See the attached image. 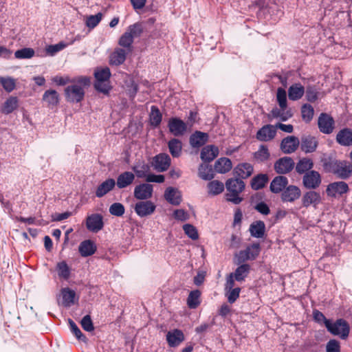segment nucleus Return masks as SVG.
<instances>
[{"mask_svg": "<svg viewBox=\"0 0 352 352\" xmlns=\"http://www.w3.org/2000/svg\"><path fill=\"white\" fill-rule=\"evenodd\" d=\"M90 79L85 76L78 78L65 89L67 101L73 103L81 102L85 96V89L89 86Z\"/></svg>", "mask_w": 352, "mask_h": 352, "instance_id": "1", "label": "nucleus"}, {"mask_svg": "<svg viewBox=\"0 0 352 352\" xmlns=\"http://www.w3.org/2000/svg\"><path fill=\"white\" fill-rule=\"evenodd\" d=\"M225 186L227 190L225 194L226 201L236 205L239 204L243 201L240 194L245 188L243 181L238 178H231L226 181Z\"/></svg>", "mask_w": 352, "mask_h": 352, "instance_id": "2", "label": "nucleus"}, {"mask_svg": "<svg viewBox=\"0 0 352 352\" xmlns=\"http://www.w3.org/2000/svg\"><path fill=\"white\" fill-rule=\"evenodd\" d=\"M260 252L258 243H254L249 245L244 250H241L234 254V263L237 265L243 263L248 260H254Z\"/></svg>", "mask_w": 352, "mask_h": 352, "instance_id": "3", "label": "nucleus"}, {"mask_svg": "<svg viewBox=\"0 0 352 352\" xmlns=\"http://www.w3.org/2000/svg\"><path fill=\"white\" fill-rule=\"evenodd\" d=\"M327 330L333 335L338 336L342 339H346L349 334V325L344 319H338L335 322L327 324Z\"/></svg>", "mask_w": 352, "mask_h": 352, "instance_id": "4", "label": "nucleus"}, {"mask_svg": "<svg viewBox=\"0 0 352 352\" xmlns=\"http://www.w3.org/2000/svg\"><path fill=\"white\" fill-rule=\"evenodd\" d=\"M153 192V185L143 183L137 185L134 188V197L139 200H147L152 197Z\"/></svg>", "mask_w": 352, "mask_h": 352, "instance_id": "5", "label": "nucleus"}, {"mask_svg": "<svg viewBox=\"0 0 352 352\" xmlns=\"http://www.w3.org/2000/svg\"><path fill=\"white\" fill-rule=\"evenodd\" d=\"M168 127L173 135L182 136L187 130V124L178 118H171L168 120Z\"/></svg>", "mask_w": 352, "mask_h": 352, "instance_id": "6", "label": "nucleus"}, {"mask_svg": "<svg viewBox=\"0 0 352 352\" xmlns=\"http://www.w3.org/2000/svg\"><path fill=\"white\" fill-rule=\"evenodd\" d=\"M320 131L324 134H330L333 131L335 122L333 118L325 113L320 115L318 120Z\"/></svg>", "mask_w": 352, "mask_h": 352, "instance_id": "7", "label": "nucleus"}, {"mask_svg": "<svg viewBox=\"0 0 352 352\" xmlns=\"http://www.w3.org/2000/svg\"><path fill=\"white\" fill-rule=\"evenodd\" d=\"M170 165V157L166 153H160L152 160V166L157 172L166 171Z\"/></svg>", "mask_w": 352, "mask_h": 352, "instance_id": "8", "label": "nucleus"}, {"mask_svg": "<svg viewBox=\"0 0 352 352\" xmlns=\"http://www.w3.org/2000/svg\"><path fill=\"white\" fill-rule=\"evenodd\" d=\"M155 205L151 201L138 202L134 207L135 212L140 217L152 214L155 210Z\"/></svg>", "mask_w": 352, "mask_h": 352, "instance_id": "9", "label": "nucleus"}, {"mask_svg": "<svg viewBox=\"0 0 352 352\" xmlns=\"http://www.w3.org/2000/svg\"><path fill=\"white\" fill-rule=\"evenodd\" d=\"M294 167V162L289 157H283L278 160L274 164V170L278 174H286Z\"/></svg>", "mask_w": 352, "mask_h": 352, "instance_id": "10", "label": "nucleus"}, {"mask_svg": "<svg viewBox=\"0 0 352 352\" xmlns=\"http://www.w3.org/2000/svg\"><path fill=\"white\" fill-rule=\"evenodd\" d=\"M276 134V126L272 124H266L257 131L256 138L261 142H269L274 138Z\"/></svg>", "mask_w": 352, "mask_h": 352, "instance_id": "11", "label": "nucleus"}, {"mask_svg": "<svg viewBox=\"0 0 352 352\" xmlns=\"http://www.w3.org/2000/svg\"><path fill=\"white\" fill-rule=\"evenodd\" d=\"M302 182L307 188L315 189L320 184V175L317 171L311 170L305 173Z\"/></svg>", "mask_w": 352, "mask_h": 352, "instance_id": "12", "label": "nucleus"}, {"mask_svg": "<svg viewBox=\"0 0 352 352\" xmlns=\"http://www.w3.org/2000/svg\"><path fill=\"white\" fill-rule=\"evenodd\" d=\"M333 171L339 177L346 179L352 175V164L345 161L336 162Z\"/></svg>", "mask_w": 352, "mask_h": 352, "instance_id": "13", "label": "nucleus"}, {"mask_svg": "<svg viewBox=\"0 0 352 352\" xmlns=\"http://www.w3.org/2000/svg\"><path fill=\"white\" fill-rule=\"evenodd\" d=\"M300 189L293 185H290L283 191L281 194L282 201L284 202H294L300 197Z\"/></svg>", "mask_w": 352, "mask_h": 352, "instance_id": "14", "label": "nucleus"}, {"mask_svg": "<svg viewBox=\"0 0 352 352\" xmlns=\"http://www.w3.org/2000/svg\"><path fill=\"white\" fill-rule=\"evenodd\" d=\"M87 228L93 232H98L103 228L102 217L99 214H93L87 217L86 222Z\"/></svg>", "mask_w": 352, "mask_h": 352, "instance_id": "15", "label": "nucleus"}, {"mask_svg": "<svg viewBox=\"0 0 352 352\" xmlns=\"http://www.w3.org/2000/svg\"><path fill=\"white\" fill-rule=\"evenodd\" d=\"M299 143L297 138L289 136L282 140L280 149L284 153H292L298 148Z\"/></svg>", "mask_w": 352, "mask_h": 352, "instance_id": "16", "label": "nucleus"}, {"mask_svg": "<svg viewBox=\"0 0 352 352\" xmlns=\"http://www.w3.org/2000/svg\"><path fill=\"white\" fill-rule=\"evenodd\" d=\"M165 199L173 206H178L182 202V193L176 188L168 187L164 192Z\"/></svg>", "mask_w": 352, "mask_h": 352, "instance_id": "17", "label": "nucleus"}, {"mask_svg": "<svg viewBox=\"0 0 352 352\" xmlns=\"http://www.w3.org/2000/svg\"><path fill=\"white\" fill-rule=\"evenodd\" d=\"M321 202V197L320 193L316 191H308L305 192L302 197V206L308 208L311 205L316 207Z\"/></svg>", "mask_w": 352, "mask_h": 352, "instance_id": "18", "label": "nucleus"}, {"mask_svg": "<svg viewBox=\"0 0 352 352\" xmlns=\"http://www.w3.org/2000/svg\"><path fill=\"white\" fill-rule=\"evenodd\" d=\"M349 190L346 183L344 182H338L331 183L327 188V193L329 196L336 197L337 194L346 193Z\"/></svg>", "mask_w": 352, "mask_h": 352, "instance_id": "19", "label": "nucleus"}, {"mask_svg": "<svg viewBox=\"0 0 352 352\" xmlns=\"http://www.w3.org/2000/svg\"><path fill=\"white\" fill-rule=\"evenodd\" d=\"M135 178V174L133 173L125 171L118 176L116 184L118 188L122 189L131 185Z\"/></svg>", "mask_w": 352, "mask_h": 352, "instance_id": "20", "label": "nucleus"}, {"mask_svg": "<svg viewBox=\"0 0 352 352\" xmlns=\"http://www.w3.org/2000/svg\"><path fill=\"white\" fill-rule=\"evenodd\" d=\"M166 340L170 346L175 347L179 346L184 340V336L182 331L174 329L167 333Z\"/></svg>", "mask_w": 352, "mask_h": 352, "instance_id": "21", "label": "nucleus"}, {"mask_svg": "<svg viewBox=\"0 0 352 352\" xmlns=\"http://www.w3.org/2000/svg\"><path fill=\"white\" fill-rule=\"evenodd\" d=\"M336 142L344 146L352 145V130L344 128L338 131L336 135Z\"/></svg>", "mask_w": 352, "mask_h": 352, "instance_id": "22", "label": "nucleus"}, {"mask_svg": "<svg viewBox=\"0 0 352 352\" xmlns=\"http://www.w3.org/2000/svg\"><path fill=\"white\" fill-rule=\"evenodd\" d=\"M288 179L286 177L279 175L275 177L270 184V190L274 193H279L286 188Z\"/></svg>", "mask_w": 352, "mask_h": 352, "instance_id": "23", "label": "nucleus"}, {"mask_svg": "<svg viewBox=\"0 0 352 352\" xmlns=\"http://www.w3.org/2000/svg\"><path fill=\"white\" fill-rule=\"evenodd\" d=\"M115 186L116 182L113 179L110 178L106 179L98 186L96 191V196L99 198L102 197L112 190Z\"/></svg>", "mask_w": 352, "mask_h": 352, "instance_id": "24", "label": "nucleus"}, {"mask_svg": "<svg viewBox=\"0 0 352 352\" xmlns=\"http://www.w3.org/2000/svg\"><path fill=\"white\" fill-rule=\"evenodd\" d=\"M219 154V149L213 145H208L203 148L201 152V158L205 162L212 161Z\"/></svg>", "mask_w": 352, "mask_h": 352, "instance_id": "25", "label": "nucleus"}, {"mask_svg": "<svg viewBox=\"0 0 352 352\" xmlns=\"http://www.w3.org/2000/svg\"><path fill=\"white\" fill-rule=\"evenodd\" d=\"M234 173L241 179H246L253 173V166L250 163H241L235 167Z\"/></svg>", "mask_w": 352, "mask_h": 352, "instance_id": "26", "label": "nucleus"}, {"mask_svg": "<svg viewBox=\"0 0 352 352\" xmlns=\"http://www.w3.org/2000/svg\"><path fill=\"white\" fill-rule=\"evenodd\" d=\"M78 250L82 256L86 257L95 253L96 246L91 240H85L80 243Z\"/></svg>", "mask_w": 352, "mask_h": 352, "instance_id": "27", "label": "nucleus"}, {"mask_svg": "<svg viewBox=\"0 0 352 352\" xmlns=\"http://www.w3.org/2000/svg\"><path fill=\"white\" fill-rule=\"evenodd\" d=\"M42 100L48 107H54L59 103V95L56 91L49 89L45 91Z\"/></svg>", "mask_w": 352, "mask_h": 352, "instance_id": "28", "label": "nucleus"}, {"mask_svg": "<svg viewBox=\"0 0 352 352\" xmlns=\"http://www.w3.org/2000/svg\"><path fill=\"white\" fill-rule=\"evenodd\" d=\"M208 135L206 133L196 131L190 138V143L192 147L198 148L203 146L208 141Z\"/></svg>", "mask_w": 352, "mask_h": 352, "instance_id": "29", "label": "nucleus"}, {"mask_svg": "<svg viewBox=\"0 0 352 352\" xmlns=\"http://www.w3.org/2000/svg\"><path fill=\"white\" fill-rule=\"evenodd\" d=\"M19 107V99L15 96H10L1 107V112L4 114L12 113Z\"/></svg>", "mask_w": 352, "mask_h": 352, "instance_id": "30", "label": "nucleus"}, {"mask_svg": "<svg viewBox=\"0 0 352 352\" xmlns=\"http://www.w3.org/2000/svg\"><path fill=\"white\" fill-rule=\"evenodd\" d=\"M271 116L273 118L279 119L280 121H287L289 118L292 116L291 110L287 108H274L270 113Z\"/></svg>", "mask_w": 352, "mask_h": 352, "instance_id": "31", "label": "nucleus"}, {"mask_svg": "<svg viewBox=\"0 0 352 352\" xmlns=\"http://www.w3.org/2000/svg\"><path fill=\"white\" fill-rule=\"evenodd\" d=\"M62 304L65 307H70L75 303L76 292L68 287L61 289Z\"/></svg>", "mask_w": 352, "mask_h": 352, "instance_id": "32", "label": "nucleus"}, {"mask_svg": "<svg viewBox=\"0 0 352 352\" xmlns=\"http://www.w3.org/2000/svg\"><path fill=\"white\" fill-rule=\"evenodd\" d=\"M317 145L318 142L314 137L307 136L302 138L301 149L306 153L314 152Z\"/></svg>", "mask_w": 352, "mask_h": 352, "instance_id": "33", "label": "nucleus"}, {"mask_svg": "<svg viewBox=\"0 0 352 352\" xmlns=\"http://www.w3.org/2000/svg\"><path fill=\"white\" fill-rule=\"evenodd\" d=\"M132 170L134 172L135 176L139 178H146L150 171V166L148 164L142 162H138L132 166Z\"/></svg>", "mask_w": 352, "mask_h": 352, "instance_id": "34", "label": "nucleus"}, {"mask_svg": "<svg viewBox=\"0 0 352 352\" xmlns=\"http://www.w3.org/2000/svg\"><path fill=\"white\" fill-rule=\"evenodd\" d=\"M305 93V88L300 83L292 85L288 89V96L291 100H297L302 98Z\"/></svg>", "mask_w": 352, "mask_h": 352, "instance_id": "35", "label": "nucleus"}, {"mask_svg": "<svg viewBox=\"0 0 352 352\" xmlns=\"http://www.w3.org/2000/svg\"><path fill=\"white\" fill-rule=\"evenodd\" d=\"M265 225L262 221L252 223L250 226L251 235L256 238H262L265 234Z\"/></svg>", "mask_w": 352, "mask_h": 352, "instance_id": "36", "label": "nucleus"}, {"mask_svg": "<svg viewBox=\"0 0 352 352\" xmlns=\"http://www.w3.org/2000/svg\"><path fill=\"white\" fill-rule=\"evenodd\" d=\"M232 168V162L230 159L221 157L214 164V170L219 173H226Z\"/></svg>", "mask_w": 352, "mask_h": 352, "instance_id": "37", "label": "nucleus"}, {"mask_svg": "<svg viewBox=\"0 0 352 352\" xmlns=\"http://www.w3.org/2000/svg\"><path fill=\"white\" fill-rule=\"evenodd\" d=\"M126 51L123 49L118 48L110 56V63L111 65H119L123 63L126 59Z\"/></svg>", "mask_w": 352, "mask_h": 352, "instance_id": "38", "label": "nucleus"}, {"mask_svg": "<svg viewBox=\"0 0 352 352\" xmlns=\"http://www.w3.org/2000/svg\"><path fill=\"white\" fill-rule=\"evenodd\" d=\"M168 146L173 157H179L181 155L182 144L179 140L176 138L171 139L168 143Z\"/></svg>", "mask_w": 352, "mask_h": 352, "instance_id": "39", "label": "nucleus"}, {"mask_svg": "<svg viewBox=\"0 0 352 352\" xmlns=\"http://www.w3.org/2000/svg\"><path fill=\"white\" fill-rule=\"evenodd\" d=\"M255 160L259 162L268 160L270 157V153L267 146L261 145L257 151L254 154Z\"/></svg>", "mask_w": 352, "mask_h": 352, "instance_id": "40", "label": "nucleus"}, {"mask_svg": "<svg viewBox=\"0 0 352 352\" xmlns=\"http://www.w3.org/2000/svg\"><path fill=\"white\" fill-rule=\"evenodd\" d=\"M268 181V177L265 174H259L255 176L251 182V186L254 190L263 188Z\"/></svg>", "mask_w": 352, "mask_h": 352, "instance_id": "41", "label": "nucleus"}, {"mask_svg": "<svg viewBox=\"0 0 352 352\" xmlns=\"http://www.w3.org/2000/svg\"><path fill=\"white\" fill-rule=\"evenodd\" d=\"M224 184L218 180H213L208 184V193L212 195H217L224 190Z\"/></svg>", "mask_w": 352, "mask_h": 352, "instance_id": "42", "label": "nucleus"}, {"mask_svg": "<svg viewBox=\"0 0 352 352\" xmlns=\"http://www.w3.org/2000/svg\"><path fill=\"white\" fill-rule=\"evenodd\" d=\"M249 272L250 265L248 264L241 263V265L236 269L234 273L233 274V276L236 280L242 281L248 276Z\"/></svg>", "mask_w": 352, "mask_h": 352, "instance_id": "43", "label": "nucleus"}, {"mask_svg": "<svg viewBox=\"0 0 352 352\" xmlns=\"http://www.w3.org/2000/svg\"><path fill=\"white\" fill-rule=\"evenodd\" d=\"M199 176L204 180H210L214 177L213 170L208 164H201L199 168Z\"/></svg>", "mask_w": 352, "mask_h": 352, "instance_id": "44", "label": "nucleus"}, {"mask_svg": "<svg viewBox=\"0 0 352 352\" xmlns=\"http://www.w3.org/2000/svg\"><path fill=\"white\" fill-rule=\"evenodd\" d=\"M313 167V162L311 160L303 158L296 164V170L299 174H302Z\"/></svg>", "mask_w": 352, "mask_h": 352, "instance_id": "45", "label": "nucleus"}, {"mask_svg": "<svg viewBox=\"0 0 352 352\" xmlns=\"http://www.w3.org/2000/svg\"><path fill=\"white\" fill-rule=\"evenodd\" d=\"M201 293L199 290L192 291L187 299V303L190 308L195 309L200 304V298Z\"/></svg>", "mask_w": 352, "mask_h": 352, "instance_id": "46", "label": "nucleus"}, {"mask_svg": "<svg viewBox=\"0 0 352 352\" xmlns=\"http://www.w3.org/2000/svg\"><path fill=\"white\" fill-rule=\"evenodd\" d=\"M16 80L12 77H0V83L8 93L12 91L16 87Z\"/></svg>", "mask_w": 352, "mask_h": 352, "instance_id": "47", "label": "nucleus"}, {"mask_svg": "<svg viewBox=\"0 0 352 352\" xmlns=\"http://www.w3.org/2000/svg\"><path fill=\"white\" fill-rule=\"evenodd\" d=\"M56 270L59 277L67 279L70 275V269L65 261H61L57 263Z\"/></svg>", "mask_w": 352, "mask_h": 352, "instance_id": "48", "label": "nucleus"}, {"mask_svg": "<svg viewBox=\"0 0 352 352\" xmlns=\"http://www.w3.org/2000/svg\"><path fill=\"white\" fill-rule=\"evenodd\" d=\"M143 32V28L140 23H134L128 27L126 33L131 36L134 40L135 38L139 37Z\"/></svg>", "mask_w": 352, "mask_h": 352, "instance_id": "49", "label": "nucleus"}, {"mask_svg": "<svg viewBox=\"0 0 352 352\" xmlns=\"http://www.w3.org/2000/svg\"><path fill=\"white\" fill-rule=\"evenodd\" d=\"M150 121L151 125L154 126H158L162 121V114L155 106L151 107V111L150 114Z\"/></svg>", "mask_w": 352, "mask_h": 352, "instance_id": "50", "label": "nucleus"}, {"mask_svg": "<svg viewBox=\"0 0 352 352\" xmlns=\"http://www.w3.org/2000/svg\"><path fill=\"white\" fill-rule=\"evenodd\" d=\"M314 108L308 104L302 105L301 108L302 118L306 122H310L314 116Z\"/></svg>", "mask_w": 352, "mask_h": 352, "instance_id": "51", "label": "nucleus"}, {"mask_svg": "<svg viewBox=\"0 0 352 352\" xmlns=\"http://www.w3.org/2000/svg\"><path fill=\"white\" fill-rule=\"evenodd\" d=\"M96 80L109 81L111 72L109 68L98 69L95 73Z\"/></svg>", "mask_w": 352, "mask_h": 352, "instance_id": "52", "label": "nucleus"}, {"mask_svg": "<svg viewBox=\"0 0 352 352\" xmlns=\"http://www.w3.org/2000/svg\"><path fill=\"white\" fill-rule=\"evenodd\" d=\"M68 45L67 43L65 42H59L55 45H50L46 47V52L47 54L50 56H54L57 52L63 50Z\"/></svg>", "mask_w": 352, "mask_h": 352, "instance_id": "53", "label": "nucleus"}, {"mask_svg": "<svg viewBox=\"0 0 352 352\" xmlns=\"http://www.w3.org/2000/svg\"><path fill=\"white\" fill-rule=\"evenodd\" d=\"M34 55V51L32 48H23L17 50L14 53V56L16 58H30Z\"/></svg>", "mask_w": 352, "mask_h": 352, "instance_id": "54", "label": "nucleus"}, {"mask_svg": "<svg viewBox=\"0 0 352 352\" xmlns=\"http://www.w3.org/2000/svg\"><path fill=\"white\" fill-rule=\"evenodd\" d=\"M276 99L281 108H287V94L286 91L283 88H278L276 93Z\"/></svg>", "mask_w": 352, "mask_h": 352, "instance_id": "55", "label": "nucleus"}, {"mask_svg": "<svg viewBox=\"0 0 352 352\" xmlns=\"http://www.w3.org/2000/svg\"><path fill=\"white\" fill-rule=\"evenodd\" d=\"M124 211V207L121 203H114L109 207V212L116 217L122 216Z\"/></svg>", "mask_w": 352, "mask_h": 352, "instance_id": "56", "label": "nucleus"}, {"mask_svg": "<svg viewBox=\"0 0 352 352\" xmlns=\"http://www.w3.org/2000/svg\"><path fill=\"white\" fill-rule=\"evenodd\" d=\"M102 19V14L98 13L95 15H91L87 17L86 21V25L89 28H94L100 22Z\"/></svg>", "mask_w": 352, "mask_h": 352, "instance_id": "57", "label": "nucleus"}, {"mask_svg": "<svg viewBox=\"0 0 352 352\" xmlns=\"http://www.w3.org/2000/svg\"><path fill=\"white\" fill-rule=\"evenodd\" d=\"M185 234L192 240L198 239L199 235L195 226L190 224H185L183 226Z\"/></svg>", "mask_w": 352, "mask_h": 352, "instance_id": "58", "label": "nucleus"}, {"mask_svg": "<svg viewBox=\"0 0 352 352\" xmlns=\"http://www.w3.org/2000/svg\"><path fill=\"white\" fill-rule=\"evenodd\" d=\"M240 292V287H236L234 289L226 290V296L228 298V301L231 304L234 303L239 298Z\"/></svg>", "mask_w": 352, "mask_h": 352, "instance_id": "59", "label": "nucleus"}, {"mask_svg": "<svg viewBox=\"0 0 352 352\" xmlns=\"http://www.w3.org/2000/svg\"><path fill=\"white\" fill-rule=\"evenodd\" d=\"M128 34L129 33L124 32L120 38L118 43L120 46L130 50L133 42V39Z\"/></svg>", "mask_w": 352, "mask_h": 352, "instance_id": "60", "label": "nucleus"}, {"mask_svg": "<svg viewBox=\"0 0 352 352\" xmlns=\"http://www.w3.org/2000/svg\"><path fill=\"white\" fill-rule=\"evenodd\" d=\"M94 87L96 90L104 94H108L110 90L109 81L96 80Z\"/></svg>", "mask_w": 352, "mask_h": 352, "instance_id": "61", "label": "nucleus"}, {"mask_svg": "<svg viewBox=\"0 0 352 352\" xmlns=\"http://www.w3.org/2000/svg\"><path fill=\"white\" fill-rule=\"evenodd\" d=\"M69 324L71 331L76 336V337L80 340L85 341L86 337L82 334L76 323L72 320L69 319Z\"/></svg>", "mask_w": 352, "mask_h": 352, "instance_id": "62", "label": "nucleus"}, {"mask_svg": "<svg viewBox=\"0 0 352 352\" xmlns=\"http://www.w3.org/2000/svg\"><path fill=\"white\" fill-rule=\"evenodd\" d=\"M82 329L86 331H92L94 329L91 318L89 315L84 316L80 321Z\"/></svg>", "mask_w": 352, "mask_h": 352, "instance_id": "63", "label": "nucleus"}, {"mask_svg": "<svg viewBox=\"0 0 352 352\" xmlns=\"http://www.w3.org/2000/svg\"><path fill=\"white\" fill-rule=\"evenodd\" d=\"M327 352H340V342L336 340H330L326 346Z\"/></svg>", "mask_w": 352, "mask_h": 352, "instance_id": "64", "label": "nucleus"}]
</instances>
